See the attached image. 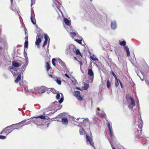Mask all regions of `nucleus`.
<instances>
[{
    "mask_svg": "<svg viewBox=\"0 0 149 149\" xmlns=\"http://www.w3.org/2000/svg\"><path fill=\"white\" fill-rule=\"evenodd\" d=\"M14 126H15V125L13 124L11 125L6 127L1 132L0 134L6 135L12 131Z\"/></svg>",
    "mask_w": 149,
    "mask_h": 149,
    "instance_id": "nucleus-1",
    "label": "nucleus"
},
{
    "mask_svg": "<svg viewBox=\"0 0 149 149\" xmlns=\"http://www.w3.org/2000/svg\"><path fill=\"white\" fill-rule=\"evenodd\" d=\"M43 38V36L42 34L40 33L37 34L36 36V40L35 42V44L37 46L39 45Z\"/></svg>",
    "mask_w": 149,
    "mask_h": 149,
    "instance_id": "nucleus-2",
    "label": "nucleus"
},
{
    "mask_svg": "<svg viewBox=\"0 0 149 149\" xmlns=\"http://www.w3.org/2000/svg\"><path fill=\"white\" fill-rule=\"evenodd\" d=\"M126 44L125 41H122V46H123L124 49L126 53L127 56L129 57L130 56L129 49L127 46H126Z\"/></svg>",
    "mask_w": 149,
    "mask_h": 149,
    "instance_id": "nucleus-3",
    "label": "nucleus"
},
{
    "mask_svg": "<svg viewBox=\"0 0 149 149\" xmlns=\"http://www.w3.org/2000/svg\"><path fill=\"white\" fill-rule=\"evenodd\" d=\"M74 95L80 101H81L83 99V98L81 96L80 91H74Z\"/></svg>",
    "mask_w": 149,
    "mask_h": 149,
    "instance_id": "nucleus-4",
    "label": "nucleus"
},
{
    "mask_svg": "<svg viewBox=\"0 0 149 149\" xmlns=\"http://www.w3.org/2000/svg\"><path fill=\"white\" fill-rule=\"evenodd\" d=\"M130 99L131 101V103L128 105V107L130 109H132L135 106V103L134 100L132 97H130Z\"/></svg>",
    "mask_w": 149,
    "mask_h": 149,
    "instance_id": "nucleus-5",
    "label": "nucleus"
},
{
    "mask_svg": "<svg viewBox=\"0 0 149 149\" xmlns=\"http://www.w3.org/2000/svg\"><path fill=\"white\" fill-rule=\"evenodd\" d=\"M86 142H89L90 144L92 146H94V142L92 139V138L91 137L88 136L86 135Z\"/></svg>",
    "mask_w": 149,
    "mask_h": 149,
    "instance_id": "nucleus-6",
    "label": "nucleus"
},
{
    "mask_svg": "<svg viewBox=\"0 0 149 149\" xmlns=\"http://www.w3.org/2000/svg\"><path fill=\"white\" fill-rule=\"evenodd\" d=\"M88 74L89 75L92 76L90 78L91 82H92L93 80L94 73L92 70L91 69H88Z\"/></svg>",
    "mask_w": 149,
    "mask_h": 149,
    "instance_id": "nucleus-7",
    "label": "nucleus"
},
{
    "mask_svg": "<svg viewBox=\"0 0 149 149\" xmlns=\"http://www.w3.org/2000/svg\"><path fill=\"white\" fill-rule=\"evenodd\" d=\"M31 92L35 94L39 93H40V88L38 87L34 88L31 90Z\"/></svg>",
    "mask_w": 149,
    "mask_h": 149,
    "instance_id": "nucleus-8",
    "label": "nucleus"
},
{
    "mask_svg": "<svg viewBox=\"0 0 149 149\" xmlns=\"http://www.w3.org/2000/svg\"><path fill=\"white\" fill-rule=\"evenodd\" d=\"M26 120H23L18 124H15V125H16L17 127H22L26 125Z\"/></svg>",
    "mask_w": 149,
    "mask_h": 149,
    "instance_id": "nucleus-9",
    "label": "nucleus"
},
{
    "mask_svg": "<svg viewBox=\"0 0 149 149\" xmlns=\"http://www.w3.org/2000/svg\"><path fill=\"white\" fill-rule=\"evenodd\" d=\"M22 63L20 61H19V62L14 61L12 63V65L15 67H19L21 66Z\"/></svg>",
    "mask_w": 149,
    "mask_h": 149,
    "instance_id": "nucleus-10",
    "label": "nucleus"
},
{
    "mask_svg": "<svg viewBox=\"0 0 149 149\" xmlns=\"http://www.w3.org/2000/svg\"><path fill=\"white\" fill-rule=\"evenodd\" d=\"M72 50L73 52L76 54L77 55H79L81 56H82V55L80 52L79 50L78 49H77L75 46L73 48Z\"/></svg>",
    "mask_w": 149,
    "mask_h": 149,
    "instance_id": "nucleus-11",
    "label": "nucleus"
},
{
    "mask_svg": "<svg viewBox=\"0 0 149 149\" xmlns=\"http://www.w3.org/2000/svg\"><path fill=\"white\" fill-rule=\"evenodd\" d=\"M138 127L141 130L143 125V123L141 116L138 119Z\"/></svg>",
    "mask_w": 149,
    "mask_h": 149,
    "instance_id": "nucleus-12",
    "label": "nucleus"
},
{
    "mask_svg": "<svg viewBox=\"0 0 149 149\" xmlns=\"http://www.w3.org/2000/svg\"><path fill=\"white\" fill-rule=\"evenodd\" d=\"M40 88V92L43 93L45 92L46 91H49V88H48L45 86H41Z\"/></svg>",
    "mask_w": 149,
    "mask_h": 149,
    "instance_id": "nucleus-13",
    "label": "nucleus"
},
{
    "mask_svg": "<svg viewBox=\"0 0 149 149\" xmlns=\"http://www.w3.org/2000/svg\"><path fill=\"white\" fill-rule=\"evenodd\" d=\"M107 126L108 128V129L109 130V132H110V134L111 136V138H113L114 136L113 134V133L112 131V127L111 126L109 122H108L107 123Z\"/></svg>",
    "mask_w": 149,
    "mask_h": 149,
    "instance_id": "nucleus-14",
    "label": "nucleus"
},
{
    "mask_svg": "<svg viewBox=\"0 0 149 149\" xmlns=\"http://www.w3.org/2000/svg\"><path fill=\"white\" fill-rule=\"evenodd\" d=\"M62 123L64 125H67L68 123V120L66 117H64L62 118Z\"/></svg>",
    "mask_w": 149,
    "mask_h": 149,
    "instance_id": "nucleus-15",
    "label": "nucleus"
},
{
    "mask_svg": "<svg viewBox=\"0 0 149 149\" xmlns=\"http://www.w3.org/2000/svg\"><path fill=\"white\" fill-rule=\"evenodd\" d=\"M45 41L43 44V47H44L47 44L48 40V36L46 34H45L44 36Z\"/></svg>",
    "mask_w": 149,
    "mask_h": 149,
    "instance_id": "nucleus-16",
    "label": "nucleus"
},
{
    "mask_svg": "<svg viewBox=\"0 0 149 149\" xmlns=\"http://www.w3.org/2000/svg\"><path fill=\"white\" fill-rule=\"evenodd\" d=\"M45 41L43 44V47H44L47 44L48 40V36L46 34H45L44 36Z\"/></svg>",
    "mask_w": 149,
    "mask_h": 149,
    "instance_id": "nucleus-17",
    "label": "nucleus"
},
{
    "mask_svg": "<svg viewBox=\"0 0 149 149\" xmlns=\"http://www.w3.org/2000/svg\"><path fill=\"white\" fill-rule=\"evenodd\" d=\"M117 26L116 23L115 21H112L111 23V28L113 29H115Z\"/></svg>",
    "mask_w": 149,
    "mask_h": 149,
    "instance_id": "nucleus-18",
    "label": "nucleus"
},
{
    "mask_svg": "<svg viewBox=\"0 0 149 149\" xmlns=\"http://www.w3.org/2000/svg\"><path fill=\"white\" fill-rule=\"evenodd\" d=\"M50 61H49L47 62L46 63V65L45 67L46 68V70L47 71H48L51 68L50 66Z\"/></svg>",
    "mask_w": 149,
    "mask_h": 149,
    "instance_id": "nucleus-19",
    "label": "nucleus"
},
{
    "mask_svg": "<svg viewBox=\"0 0 149 149\" xmlns=\"http://www.w3.org/2000/svg\"><path fill=\"white\" fill-rule=\"evenodd\" d=\"M33 121L35 123L36 125H40V123H41L40 120V119H38V118H36L35 119L33 120Z\"/></svg>",
    "mask_w": 149,
    "mask_h": 149,
    "instance_id": "nucleus-20",
    "label": "nucleus"
},
{
    "mask_svg": "<svg viewBox=\"0 0 149 149\" xmlns=\"http://www.w3.org/2000/svg\"><path fill=\"white\" fill-rule=\"evenodd\" d=\"M21 79V73H19L16 79L15 80V83H17Z\"/></svg>",
    "mask_w": 149,
    "mask_h": 149,
    "instance_id": "nucleus-21",
    "label": "nucleus"
},
{
    "mask_svg": "<svg viewBox=\"0 0 149 149\" xmlns=\"http://www.w3.org/2000/svg\"><path fill=\"white\" fill-rule=\"evenodd\" d=\"M46 117H47L48 118V117H47L46 116H45L43 115L35 117L34 118H40L42 119L45 120L47 119L46 118Z\"/></svg>",
    "mask_w": 149,
    "mask_h": 149,
    "instance_id": "nucleus-22",
    "label": "nucleus"
},
{
    "mask_svg": "<svg viewBox=\"0 0 149 149\" xmlns=\"http://www.w3.org/2000/svg\"><path fill=\"white\" fill-rule=\"evenodd\" d=\"M64 21L65 23L68 26H70V22L67 18H65L64 19Z\"/></svg>",
    "mask_w": 149,
    "mask_h": 149,
    "instance_id": "nucleus-23",
    "label": "nucleus"
},
{
    "mask_svg": "<svg viewBox=\"0 0 149 149\" xmlns=\"http://www.w3.org/2000/svg\"><path fill=\"white\" fill-rule=\"evenodd\" d=\"M59 63L62 66L64 67H65V65L63 62L60 59H59L58 60Z\"/></svg>",
    "mask_w": 149,
    "mask_h": 149,
    "instance_id": "nucleus-24",
    "label": "nucleus"
},
{
    "mask_svg": "<svg viewBox=\"0 0 149 149\" xmlns=\"http://www.w3.org/2000/svg\"><path fill=\"white\" fill-rule=\"evenodd\" d=\"M79 133L81 135H84L85 133V131L84 128H81L79 129Z\"/></svg>",
    "mask_w": 149,
    "mask_h": 149,
    "instance_id": "nucleus-25",
    "label": "nucleus"
},
{
    "mask_svg": "<svg viewBox=\"0 0 149 149\" xmlns=\"http://www.w3.org/2000/svg\"><path fill=\"white\" fill-rule=\"evenodd\" d=\"M31 20L33 24H36V22L34 17L32 16H31Z\"/></svg>",
    "mask_w": 149,
    "mask_h": 149,
    "instance_id": "nucleus-26",
    "label": "nucleus"
},
{
    "mask_svg": "<svg viewBox=\"0 0 149 149\" xmlns=\"http://www.w3.org/2000/svg\"><path fill=\"white\" fill-rule=\"evenodd\" d=\"M111 82L109 80H108L107 82V86L108 89H109L111 85Z\"/></svg>",
    "mask_w": 149,
    "mask_h": 149,
    "instance_id": "nucleus-27",
    "label": "nucleus"
},
{
    "mask_svg": "<svg viewBox=\"0 0 149 149\" xmlns=\"http://www.w3.org/2000/svg\"><path fill=\"white\" fill-rule=\"evenodd\" d=\"M49 88V91H50V92H52L54 94H55L57 92L55 90L54 88Z\"/></svg>",
    "mask_w": 149,
    "mask_h": 149,
    "instance_id": "nucleus-28",
    "label": "nucleus"
},
{
    "mask_svg": "<svg viewBox=\"0 0 149 149\" xmlns=\"http://www.w3.org/2000/svg\"><path fill=\"white\" fill-rule=\"evenodd\" d=\"M115 86L116 87L119 86V83L117 78L116 79H115Z\"/></svg>",
    "mask_w": 149,
    "mask_h": 149,
    "instance_id": "nucleus-29",
    "label": "nucleus"
},
{
    "mask_svg": "<svg viewBox=\"0 0 149 149\" xmlns=\"http://www.w3.org/2000/svg\"><path fill=\"white\" fill-rule=\"evenodd\" d=\"M28 45V41L27 40H25L24 42V47L25 48H27Z\"/></svg>",
    "mask_w": 149,
    "mask_h": 149,
    "instance_id": "nucleus-30",
    "label": "nucleus"
},
{
    "mask_svg": "<svg viewBox=\"0 0 149 149\" xmlns=\"http://www.w3.org/2000/svg\"><path fill=\"white\" fill-rule=\"evenodd\" d=\"M91 58L93 61L98 60V59L94 55L91 56Z\"/></svg>",
    "mask_w": 149,
    "mask_h": 149,
    "instance_id": "nucleus-31",
    "label": "nucleus"
},
{
    "mask_svg": "<svg viewBox=\"0 0 149 149\" xmlns=\"http://www.w3.org/2000/svg\"><path fill=\"white\" fill-rule=\"evenodd\" d=\"M111 74L113 75L115 77V79H116L117 78L116 76V75L115 74L113 70H111L110 72Z\"/></svg>",
    "mask_w": 149,
    "mask_h": 149,
    "instance_id": "nucleus-32",
    "label": "nucleus"
},
{
    "mask_svg": "<svg viewBox=\"0 0 149 149\" xmlns=\"http://www.w3.org/2000/svg\"><path fill=\"white\" fill-rule=\"evenodd\" d=\"M89 87V85L87 84H86L84 86V89L85 90H87Z\"/></svg>",
    "mask_w": 149,
    "mask_h": 149,
    "instance_id": "nucleus-33",
    "label": "nucleus"
},
{
    "mask_svg": "<svg viewBox=\"0 0 149 149\" xmlns=\"http://www.w3.org/2000/svg\"><path fill=\"white\" fill-rule=\"evenodd\" d=\"M56 60V59L55 58H53L52 60V64L53 65H54V66H56V64L55 63V61Z\"/></svg>",
    "mask_w": 149,
    "mask_h": 149,
    "instance_id": "nucleus-34",
    "label": "nucleus"
},
{
    "mask_svg": "<svg viewBox=\"0 0 149 149\" xmlns=\"http://www.w3.org/2000/svg\"><path fill=\"white\" fill-rule=\"evenodd\" d=\"M71 36L72 37H75L76 36L77 34L75 32H71Z\"/></svg>",
    "mask_w": 149,
    "mask_h": 149,
    "instance_id": "nucleus-35",
    "label": "nucleus"
},
{
    "mask_svg": "<svg viewBox=\"0 0 149 149\" xmlns=\"http://www.w3.org/2000/svg\"><path fill=\"white\" fill-rule=\"evenodd\" d=\"M56 82L58 84L60 85L61 84V81L60 79H56Z\"/></svg>",
    "mask_w": 149,
    "mask_h": 149,
    "instance_id": "nucleus-36",
    "label": "nucleus"
},
{
    "mask_svg": "<svg viewBox=\"0 0 149 149\" xmlns=\"http://www.w3.org/2000/svg\"><path fill=\"white\" fill-rule=\"evenodd\" d=\"M35 3V0H31V6L34 5Z\"/></svg>",
    "mask_w": 149,
    "mask_h": 149,
    "instance_id": "nucleus-37",
    "label": "nucleus"
},
{
    "mask_svg": "<svg viewBox=\"0 0 149 149\" xmlns=\"http://www.w3.org/2000/svg\"><path fill=\"white\" fill-rule=\"evenodd\" d=\"M63 96L62 97L61 99L58 101V102L59 103H61L63 101Z\"/></svg>",
    "mask_w": 149,
    "mask_h": 149,
    "instance_id": "nucleus-38",
    "label": "nucleus"
},
{
    "mask_svg": "<svg viewBox=\"0 0 149 149\" xmlns=\"http://www.w3.org/2000/svg\"><path fill=\"white\" fill-rule=\"evenodd\" d=\"M86 120L84 119L83 120H81L80 121H79V122L80 123H81V124H83L84 123H85Z\"/></svg>",
    "mask_w": 149,
    "mask_h": 149,
    "instance_id": "nucleus-39",
    "label": "nucleus"
},
{
    "mask_svg": "<svg viewBox=\"0 0 149 149\" xmlns=\"http://www.w3.org/2000/svg\"><path fill=\"white\" fill-rule=\"evenodd\" d=\"M60 97V94L59 93H57L56 96V99L58 100L59 99Z\"/></svg>",
    "mask_w": 149,
    "mask_h": 149,
    "instance_id": "nucleus-40",
    "label": "nucleus"
},
{
    "mask_svg": "<svg viewBox=\"0 0 149 149\" xmlns=\"http://www.w3.org/2000/svg\"><path fill=\"white\" fill-rule=\"evenodd\" d=\"M75 41L80 44H81V40H79V39H76L75 40Z\"/></svg>",
    "mask_w": 149,
    "mask_h": 149,
    "instance_id": "nucleus-41",
    "label": "nucleus"
},
{
    "mask_svg": "<svg viewBox=\"0 0 149 149\" xmlns=\"http://www.w3.org/2000/svg\"><path fill=\"white\" fill-rule=\"evenodd\" d=\"M6 138V136L3 135H0V139H4Z\"/></svg>",
    "mask_w": 149,
    "mask_h": 149,
    "instance_id": "nucleus-42",
    "label": "nucleus"
},
{
    "mask_svg": "<svg viewBox=\"0 0 149 149\" xmlns=\"http://www.w3.org/2000/svg\"><path fill=\"white\" fill-rule=\"evenodd\" d=\"M56 7L58 8L60 11H61V10L60 9V8L61 7V6L60 5H56Z\"/></svg>",
    "mask_w": 149,
    "mask_h": 149,
    "instance_id": "nucleus-43",
    "label": "nucleus"
},
{
    "mask_svg": "<svg viewBox=\"0 0 149 149\" xmlns=\"http://www.w3.org/2000/svg\"><path fill=\"white\" fill-rule=\"evenodd\" d=\"M79 64L80 65L81 67V66H82L83 62H82V61H79Z\"/></svg>",
    "mask_w": 149,
    "mask_h": 149,
    "instance_id": "nucleus-44",
    "label": "nucleus"
},
{
    "mask_svg": "<svg viewBox=\"0 0 149 149\" xmlns=\"http://www.w3.org/2000/svg\"><path fill=\"white\" fill-rule=\"evenodd\" d=\"M31 123V121L30 120H29L27 122H26V125H28V124H30Z\"/></svg>",
    "mask_w": 149,
    "mask_h": 149,
    "instance_id": "nucleus-45",
    "label": "nucleus"
},
{
    "mask_svg": "<svg viewBox=\"0 0 149 149\" xmlns=\"http://www.w3.org/2000/svg\"><path fill=\"white\" fill-rule=\"evenodd\" d=\"M129 98L130 99V97H129V95H126V100H128V99H129Z\"/></svg>",
    "mask_w": 149,
    "mask_h": 149,
    "instance_id": "nucleus-46",
    "label": "nucleus"
},
{
    "mask_svg": "<svg viewBox=\"0 0 149 149\" xmlns=\"http://www.w3.org/2000/svg\"><path fill=\"white\" fill-rule=\"evenodd\" d=\"M65 76L67 77L68 78H70V77H69V76L66 73H65Z\"/></svg>",
    "mask_w": 149,
    "mask_h": 149,
    "instance_id": "nucleus-47",
    "label": "nucleus"
},
{
    "mask_svg": "<svg viewBox=\"0 0 149 149\" xmlns=\"http://www.w3.org/2000/svg\"><path fill=\"white\" fill-rule=\"evenodd\" d=\"M25 39H26V40L28 41V36H26L25 37Z\"/></svg>",
    "mask_w": 149,
    "mask_h": 149,
    "instance_id": "nucleus-48",
    "label": "nucleus"
},
{
    "mask_svg": "<svg viewBox=\"0 0 149 149\" xmlns=\"http://www.w3.org/2000/svg\"><path fill=\"white\" fill-rule=\"evenodd\" d=\"M49 77H52V78L53 77V76L52 74H49Z\"/></svg>",
    "mask_w": 149,
    "mask_h": 149,
    "instance_id": "nucleus-49",
    "label": "nucleus"
},
{
    "mask_svg": "<svg viewBox=\"0 0 149 149\" xmlns=\"http://www.w3.org/2000/svg\"><path fill=\"white\" fill-rule=\"evenodd\" d=\"M97 114L98 115V116H100V114L98 112H96Z\"/></svg>",
    "mask_w": 149,
    "mask_h": 149,
    "instance_id": "nucleus-50",
    "label": "nucleus"
},
{
    "mask_svg": "<svg viewBox=\"0 0 149 149\" xmlns=\"http://www.w3.org/2000/svg\"><path fill=\"white\" fill-rule=\"evenodd\" d=\"M13 0H10V2L11 4H13Z\"/></svg>",
    "mask_w": 149,
    "mask_h": 149,
    "instance_id": "nucleus-51",
    "label": "nucleus"
},
{
    "mask_svg": "<svg viewBox=\"0 0 149 149\" xmlns=\"http://www.w3.org/2000/svg\"><path fill=\"white\" fill-rule=\"evenodd\" d=\"M97 110L98 111H100V108H99V107H97Z\"/></svg>",
    "mask_w": 149,
    "mask_h": 149,
    "instance_id": "nucleus-52",
    "label": "nucleus"
},
{
    "mask_svg": "<svg viewBox=\"0 0 149 149\" xmlns=\"http://www.w3.org/2000/svg\"><path fill=\"white\" fill-rule=\"evenodd\" d=\"M13 75L14 76V75H15L16 74H15V72H14V73H13Z\"/></svg>",
    "mask_w": 149,
    "mask_h": 149,
    "instance_id": "nucleus-53",
    "label": "nucleus"
},
{
    "mask_svg": "<svg viewBox=\"0 0 149 149\" xmlns=\"http://www.w3.org/2000/svg\"><path fill=\"white\" fill-rule=\"evenodd\" d=\"M2 49V47H0V50H1Z\"/></svg>",
    "mask_w": 149,
    "mask_h": 149,
    "instance_id": "nucleus-54",
    "label": "nucleus"
},
{
    "mask_svg": "<svg viewBox=\"0 0 149 149\" xmlns=\"http://www.w3.org/2000/svg\"><path fill=\"white\" fill-rule=\"evenodd\" d=\"M119 44L121 45V42H120V41H119Z\"/></svg>",
    "mask_w": 149,
    "mask_h": 149,
    "instance_id": "nucleus-55",
    "label": "nucleus"
},
{
    "mask_svg": "<svg viewBox=\"0 0 149 149\" xmlns=\"http://www.w3.org/2000/svg\"><path fill=\"white\" fill-rule=\"evenodd\" d=\"M119 80V81L120 84V85L121 86V82L120 81V80Z\"/></svg>",
    "mask_w": 149,
    "mask_h": 149,
    "instance_id": "nucleus-56",
    "label": "nucleus"
},
{
    "mask_svg": "<svg viewBox=\"0 0 149 149\" xmlns=\"http://www.w3.org/2000/svg\"><path fill=\"white\" fill-rule=\"evenodd\" d=\"M25 66H26V65H25L24 64L23 65L22 67H23L24 68V67H25Z\"/></svg>",
    "mask_w": 149,
    "mask_h": 149,
    "instance_id": "nucleus-57",
    "label": "nucleus"
},
{
    "mask_svg": "<svg viewBox=\"0 0 149 149\" xmlns=\"http://www.w3.org/2000/svg\"><path fill=\"white\" fill-rule=\"evenodd\" d=\"M121 87H122V88H123V85H122V86H121Z\"/></svg>",
    "mask_w": 149,
    "mask_h": 149,
    "instance_id": "nucleus-58",
    "label": "nucleus"
},
{
    "mask_svg": "<svg viewBox=\"0 0 149 149\" xmlns=\"http://www.w3.org/2000/svg\"><path fill=\"white\" fill-rule=\"evenodd\" d=\"M113 149H116L115 148H113Z\"/></svg>",
    "mask_w": 149,
    "mask_h": 149,
    "instance_id": "nucleus-59",
    "label": "nucleus"
},
{
    "mask_svg": "<svg viewBox=\"0 0 149 149\" xmlns=\"http://www.w3.org/2000/svg\"><path fill=\"white\" fill-rule=\"evenodd\" d=\"M25 34H26V31H25Z\"/></svg>",
    "mask_w": 149,
    "mask_h": 149,
    "instance_id": "nucleus-60",
    "label": "nucleus"
},
{
    "mask_svg": "<svg viewBox=\"0 0 149 149\" xmlns=\"http://www.w3.org/2000/svg\"><path fill=\"white\" fill-rule=\"evenodd\" d=\"M90 0L91 1H92V0Z\"/></svg>",
    "mask_w": 149,
    "mask_h": 149,
    "instance_id": "nucleus-61",
    "label": "nucleus"
},
{
    "mask_svg": "<svg viewBox=\"0 0 149 149\" xmlns=\"http://www.w3.org/2000/svg\"><path fill=\"white\" fill-rule=\"evenodd\" d=\"M79 118H78V119H77V120H79Z\"/></svg>",
    "mask_w": 149,
    "mask_h": 149,
    "instance_id": "nucleus-62",
    "label": "nucleus"
},
{
    "mask_svg": "<svg viewBox=\"0 0 149 149\" xmlns=\"http://www.w3.org/2000/svg\"><path fill=\"white\" fill-rule=\"evenodd\" d=\"M101 116H103V115H101Z\"/></svg>",
    "mask_w": 149,
    "mask_h": 149,
    "instance_id": "nucleus-63",
    "label": "nucleus"
}]
</instances>
